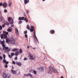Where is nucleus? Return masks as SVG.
<instances>
[{
  "label": "nucleus",
  "instance_id": "f257e3e1",
  "mask_svg": "<svg viewBox=\"0 0 78 78\" xmlns=\"http://www.w3.org/2000/svg\"><path fill=\"white\" fill-rule=\"evenodd\" d=\"M31 29H30V32H33L34 31V39H37V38L36 37V31H35L34 27L33 26H31Z\"/></svg>",
  "mask_w": 78,
  "mask_h": 78
},
{
  "label": "nucleus",
  "instance_id": "f03ea898",
  "mask_svg": "<svg viewBox=\"0 0 78 78\" xmlns=\"http://www.w3.org/2000/svg\"><path fill=\"white\" fill-rule=\"evenodd\" d=\"M6 42L8 43H10L11 44H15V41L13 39H6Z\"/></svg>",
  "mask_w": 78,
  "mask_h": 78
},
{
  "label": "nucleus",
  "instance_id": "7ed1b4c3",
  "mask_svg": "<svg viewBox=\"0 0 78 78\" xmlns=\"http://www.w3.org/2000/svg\"><path fill=\"white\" fill-rule=\"evenodd\" d=\"M29 55L30 56V59L34 60V59H36V58L34 56L31 55V54H29Z\"/></svg>",
  "mask_w": 78,
  "mask_h": 78
},
{
  "label": "nucleus",
  "instance_id": "20e7f679",
  "mask_svg": "<svg viewBox=\"0 0 78 78\" xmlns=\"http://www.w3.org/2000/svg\"><path fill=\"white\" fill-rule=\"evenodd\" d=\"M2 6L5 8H6L7 7V3L6 2L3 3Z\"/></svg>",
  "mask_w": 78,
  "mask_h": 78
},
{
  "label": "nucleus",
  "instance_id": "39448f33",
  "mask_svg": "<svg viewBox=\"0 0 78 78\" xmlns=\"http://www.w3.org/2000/svg\"><path fill=\"white\" fill-rule=\"evenodd\" d=\"M7 50V51H11V49L9 48L8 47H6L5 48V50Z\"/></svg>",
  "mask_w": 78,
  "mask_h": 78
},
{
  "label": "nucleus",
  "instance_id": "423d86ee",
  "mask_svg": "<svg viewBox=\"0 0 78 78\" xmlns=\"http://www.w3.org/2000/svg\"><path fill=\"white\" fill-rule=\"evenodd\" d=\"M51 70H52V72L53 73H56L57 72L56 70L53 68L52 69H51Z\"/></svg>",
  "mask_w": 78,
  "mask_h": 78
},
{
  "label": "nucleus",
  "instance_id": "0eeeda50",
  "mask_svg": "<svg viewBox=\"0 0 78 78\" xmlns=\"http://www.w3.org/2000/svg\"><path fill=\"white\" fill-rule=\"evenodd\" d=\"M11 72L13 74H16L17 73V72L16 71H14L12 69L11 70Z\"/></svg>",
  "mask_w": 78,
  "mask_h": 78
},
{
  "label": "nucleus",
  "instance_id": "6e6552de",
  "mask_svg": "<svg viewBox=\"0 0 78 78\" xmlns=\"http://www.w3.org/2000/svg\"><path fill=\"white\" fill-rule=\"evenodd\" d=\"M19 50V49L16 48H13L11 50V51H18Z\"/></svg>",
  "mask_w": 78,
  "mask_h": 78
},
{
  "label": "nucleus",
  "instance_id": "1a4fd4ad",
  "mask_svg": "<svg viewBox=\"0 0 78 78\" xmlns=\"http://www.w3.org/2000/svg\"><path fill=\"white\" fill-rule=\"evenodd\" d=\"M26 76H30L31 78H33V76L30 73L27 74H26Z\"/></svg>",
  "mask_w": 78,
  "mask_h": 78
},
{
  "label": "nucleus",
  "instance_id": "9d476101",
  "mask_svg": "<svg viewBox=\"0 0 78 78\" xmlns=\"http://www.w3.org/2000/svg\"><path fill=\"white\" fill-rule=\"evenodd\" d=\"M29 0H24V4L26 5L27 3H29Z\"/></svg>",
  "mask_w": 78,
  "mask_h": 78
},
{
  "label": "nucleus",
  "instance_id": "9b49d317",
  "mask_svg": "<svg viewBox=\"0 0 78 78\" xmlns=\"http://www.w3.org/2000/svg\"><path fill=\"white\" fill-rule=\"evenodd\" d=\"M4 24H5V25H9V23L6 21H4Z\"/></svg>",
  "mask_w": 78,
  "mask_h": 78
},
{
  "label": "nucleus",
  "instance_id": "f8f14e48",
  "mask_svg": "<svg viewBox=\"0 0 78 78\" xmlns=\"http://www.w3.org/2000/svg\"><path fill=\"white\" fill-rule=\"evenodd\" d=\"M11 77V76L10 75V74L9 73H8L6 75V78H9Z\"/></svg>",
  "mask_w": 78,
  "mask_h": 78
},
{
  "label": "nucleus",
  "instance_id": "ddd939ff",
  "mask_svg": "<svg viewBox=\"0 0 78 78\" xmlns=\"http://www.w3.org/2000/svg\"><path fill=\"white\" fill-rule=\"evenodd\" d=\"M19 51H17L15 53V55L16 56H17L18 55H19Z\"/></svg>",
  "mask_w": 78,
  "mask_h": 78
},
{
  "label": "nucleus",
  "instance_id": "4468645a",
  "mask_svg": "<svg viewBox=\"0 0 78 78\" xmlns=\"http://www.w3.org/2000/svg\"><path fill=\"white\" fill-rule=\"evenodd\" d=\"M51 34H55V31L54 30H52L50 31Z\"/></svg>",
  "mask_w": 78,
  "mask_h": 78
},
{
  "label": "nucleus",
  "instance_id": "2eb2a0df",
  "mask_svg": "<svg viewBox=\"0 0 78 78\" xmlns=\"http://www.w3.org/2000/svg\"><path fill=\"white\" fill-rule=\"evenodd\" d=\"M24 20L26 21V22H28V20L27 17H25L24 19Z\"/></svg>",
  "mask_w": 78,
  "mask_h": 78
},
{
  "label": "nucleus",
  "instance_id": "dca6fc26",
  "mask_svg": "<svg viewBox=\"0 0 78 78\" xmlns=\"http://www.w3.org/2000/svg\"><path fill=\"white\" fill-rule=\"evenodd\" d=\"M24 19V17H19V20H23Z\"/></svg>",
  "mask_w": 78,
  "mask_h": 78
},
{
  "label": "nucleus",
  "instance_id": "f3484780",
  "mask_svg": "<svg viewBox=\"0 0 78 78\" xmlns=\"http://www.w3.org/2000/svg\"><path fill=\"white\" fill-rule=\"evenodd\" d=\"M3 38L5 39V38H7V35L5 34H3Z\"/></svg>",
  "mask_w": 78,
  "mask_h": 78
},
{
  "label": "nucleus",
  "instance_id": "a211bd4d",
  "mask_svg": "<svg viewBox=\"0 0 78 78\" xmlns=\"http://www.w3.org/2000/svg\"><path fill=\"white\" fill-rule=\"evenodd\" d=\"M40 70L41 71H44V68L43 67H41L40 68Z\"/></svg>",
  "mask_w": 78,
  "mask_h": 78
},
{
  "label": "nucleus",
  "instance_id": "6ab92c4d",
  "mask_svg": "<svg viewBox=\"0 0 78 78\" xmlns=\"http://www.w3.org/2000/svg\"><path fill=\"white\" fill-rule=\"evenodd\" d=\"M52 72V70H51V69H49L48 70V73H51Z\"/></svg>",
  "mask_w": 78,
  "mask_h": 78
},
{
  "label": "nucleus",
  "instance_id": "aec40b11",
  "mask_svg": "<svg viewBox=\"0 0 78 78\" xmlns=\"http://www.w3.org/2000/svg\"><path fill=\"white\" fill-rule=\"evenodd\" d=\"M17 64L18 66H21V65H22V64H21V63H20V62H17Z\"/></svg>",
  "mask_w": 78,
  "mask_h": 78
},
{
  "label": "nucleus",
  "instance_id": "412c9836",
  "mask_svg": "<svg viewBox=\"0 0 78 78\" xmlns=\"http://www.w3.org/2000/svg\"><path fill=\"white\" fill-rule=\"evenodd\" d=\"M3 33H5L6 34V35H8V34H9V33L8 32H6L5 31H3Z\"/></svg>",
  "mask_w": 78,
  "mask_h": 78
},
{
  "label": "nucleus",
  "instance_id": "4be33fe9",
  "mask_svg": "<svg viewBox=\"0 0 78 78\" xmlns=\"http://www.w3.org/2000/svg\"><path fill=\"white\" fill-rule=\"evenodd\" d=\"M27 28L28 30H30V26H29V25H27Z\"/></svg>",
  "mask_w": 78,
  "mask_h": 78
},
{
  "label": "nucleus",
  "instance_id": "5701e85b",
  "mask_svg": "<svg viewBox=\"0 0 78 78\" xmlns=\"http://www.w3.org/2000/svg\"><path fill=\"white\" fill-rule=\"evenodd\" d=\"M10 24H13L14 23V21H13V20L12 19V20L11 22L10 21Z\"/></svg>",
  "mask_w": 78,
  "mask_h": 78
},
{
  "label": "nucleus",
  "instance_id": "b1692460",
  "mask_svg": "<svg viewBox=\"0 0 78 78\" xmlns=\"http://www.w3.org/2000/svg\"><path fill=\"white\" fill-rule=\"evenodd\" d=\"M8 20L9 22H10L11 21V17H9L8 18Z\"/></svg>",
  "mask_w": 78,
  "mask_h": 78
},
{
  "label": "nucleus",
  "instance_id": "393cba45",
  "mask_svg": "<svg viewBox=\"0 0 78 78\" xmlns=\"http://www.w3.org/2000/svg\"><path fill=\"white\" fill-rule=\"evenodd\" d=\"M33 73H34V74L35 75H36V73H37V71L35 70H34L33 72Z\"/></svg>",
  "mask_w": 78,
  "mask_h": 78
},
{
  "label": "nucleus",
  "instance_id": "a878e982",
  "mask_svg": "<svg viewBox=\"0 0 78 78\" xmlns=\"http://www.w3.org/2000/svg\"><path fill=\"white\" fill-rule=\"evenodd\" d=\"M3 75L4 78H5V77H6V74L5 73H4V74H3Z\"/></svg>",
  "mask_w": 78,
  "mask_h": 78
},
{
  "label": "nucleus",
  "instance_id": "bb28decb",
  "mask_svg": "<svg viewBox=\"0 0 78 78\" xmlns=\"http://www.w3.org/2000/svg\"><path fill=\"white\" fill-rule=\"evenodd\" d=\"M7 31H8V32H11V29H8L7 30Z\"/></svg>",
  "mask_w": 78,
  "mask_h": 78
},
{
  "label": "nucleus",
  "instance_id": "cd10ccee",
  "mask_svg": "<svg viewBox=\"0 0 78 78\" xmlns=\"http://www.w3.org/2000/svg\"><path fill=\"white\" fill-rule=\"evenodd\" d=\"M4 42H5V41L3 40V41H2L1 44H5Z\"/></svg>",
  "mask_w": 78,
  "mask_h": 78
},
{
  "label": "nucleus",
  "instance_id": "c85d7f7f",
  "mask_svg": "<svg viewBox=\"0 0 78 78\" xmlns=\"http://www.w3.org/2000/svg\"><path fill=\"white\" fill-rule=\"evenodd\" d=\"M20 53H22V49H20Z\"/></svg>",
  "mask_w": 78,
  "mask_h": 78
},
{
  "label": "nucleus",
  "instance_id": "c756f323",
  "mask_svg": "<svg viewBox=\"0 0 78 78\" xmlns=\"http://www.w3.org/2000/svg\"><path fill=\"white\" fill-rule=\"evenodd\" d=\"M3 62L4 63H5L6 62V60H5V59H4L3 60Z\"/></svg>",
  "mask_w": 78,
  "mask_h": 78
},
{
  "label": "nucleus",
  "instance_id": "7c9ffc66",
  "mask_svg": "<svg viewBox=\"0 0 78 78\" xmlns=\"http://www.w3.org/2000/svg\"><path fill=\"white\" fill-rule=\"evenodd\" d=\"M4 12H5V13H6V12H8V11L7 10L5 9L4 10Z\"/></svg>",
  "mask_w": 78,
  "mask_h": 78
},
{
  "label": "nucleus",
  "instance_id": "2f4dec72",
  "mask_svg": "<svg viewBox=\"0 0 78 78\" xmlns=\"http://www.w3.org/2000/svg\"><path fill=\"white\" fill-rule=\"evenodd\" d=\"M3 57H3L4 59H5V58H6V55H5L3 54Z\"/></svg>",
  "mask_w": 78,
  "mask_h": 78
},
{
  "label": "nucleus",
  "instance_id": "473e14b6",
  "mask_svg": "<svg viewBox=\"0 0 78 78\" xmlns=\"http://www.w3.org/2000/svg\"><path fill=\"white\" fill-rule=\"evenodd\" d=\"M27 60H28V58H24V61H27Z\"/></svg>",
  "mask_w": 78,
  "mask_h": 78
},
{
  "label": "nucleus",
  "instance_id": "72a5a7b5",
  "mask_svg": "<svg viewBox=\"0 0 78 78\" xmlns=\"http://www.w3.org/2000/svg\"><path fill=\"white\" fill-rule=\"evenodd\" d=\"M23 16L24 17H27V16H26V15L25 14V12L23 13Z\"/></svg>",
  "mask_w": 78,
  "mask_h": 78
},
{
  "label": "nucleus",
  "instance_id": "f704fd0d",
  "mask_svg": "<svg viewBox=\"0 0 78 78\" xmlns=\"http://www.w3.org/2000/svg\"><path fill=\"white\" fill-rule=\"evenodd\" d=\"M24 34H26L27 33V30H26L24 31Z\"/></svg>",
  "mask_w": 78,
  "mask_h": 78
},
{
  "label": "nucleus",
  "instance_id": "c9c22d12",
  "mask_svg": "<svg viewBox=\"0 0 78 78\" xmlns=\"http://www.w3.org/2000/svg\"><path fill=\"white\" fill-rule=\"evenodd\" d=\"M16 33L17 35H19V31L17 32H16Z\"/></svg>",
  "mask_w": 78,
  "mask_h": 78
},
{
  "label": "nucleus",
  "instance_id": "e433bc0d",
  "mask_svg": "<svg viewBox=\"0 0 78 78\" xmlns=\"http://www.w3.org/2000/svg\"><path fill=\"white\" fill-rule=\"evenodd\" d=\"M22 23V22L21 21H20L19 22V24H21Z\"/></svg>",
  "mask_w": 78,
  "mask_h": 78
},
{
  "label": "nucleus",
  "instance_id": "4c0bfd02",
  "mask_svg": "<svg viewBox=\"0 0 78 78\" xmlns=\"http://www.w3.org/2000/svg\"><path fill=\"white\" fill-rule=\"evenodd\" d=\"M2 47H3V48H5V44H3L2 45Z\"/></svg>",
  "mask_w": 78,
  "mask_h": 78
},
{
  "label": "nucleus",
  "instance_id": "58836bf2",
  "mask_svg": "<svg viewBox=\"0 0 78 78\" xmlns=\"http://www.w3.org/2000/svg\"><path fill=\"white\" fill-rule=\"evenodd\" d=\"M2 30V26L0 25V30Z\"/></svg>",
  "mask_w": 78,
  "mask_h": 78
},
{
  "label": "nucleus",
  "instance_id": "ea45409f",
  "mask_svg": "<svg viewBox=\"0 0 78 78\" xmlns=\"http://www.w3.org/2000/svg\"><path fill=\"white\" fill-rule=\"evenodd\" d=\"M49 68L50 69H53V68L51 66H50L49 67Z\"/></svg>",
  "mask_w": 78,
  "mask_h": 78
},
{
  "label": "nucleus",
  "instance_id": "a19ab883",
  "mask_svg": "<svg viewBox=\"0 0 78 78\" xmlns=\"http://www.w3.org/2000/svg\"><path fill=\"white\" fill-rule=\"evenodd\" d=\"M1 39H2L3 38V34L1 36Z\"/></svg>",
  "mask_w": 78,
  "mask_h": 78
},
{
  "label": "nucleus",
  "instance_id": "79ce46f5",
  "mask_svg": "<svg viewBox=\"0 0 78 78\" xmlns=\"http://www.w3.org/2000/svg\"><path fill=\"white\" fill-rule=\"evenodd\" d=\"M14 55H15L14 53H11V55H12V56H14Z\"/></svg>",
  "mask_w": 78,
  "mask_h": 78
},
{
  "label": "nucleus",
  "instance_id": "37998d69",
  "mask_svg": "<svg viewBox=\"0 0 78 78\" xmlns=\"http://www.w3.org/2000/svg\"><path fill=\"white\" fill-rule=\"evenodd\" d=\"M25 37H26V38H27V37H28V35H27V34H25Z\"/></svg>",
  "mask_w": 78,
  "mask_h": 78
},
{
  "label": "nucleus",
  "instance_id": "c03bdc74",
  "mask_svg": "<svg viewBox=\"0 0 78 78\" xmlns=\"http://www.w3.org/2000/svg\"><path fill=\"white\" fill-rule=\"evenodd\" d=\"M2 60L3 59V57L2 56H0V60Z\"/></svg>",
  "mask_w": 78,
  "mask_h": 78
},
{
  "label": "nucleus",
  "instance_id": "a18cd8bd",
  "mask_svg": "<svg viewBox=\"0 0 78 78\" xmlns=\"http://www.w3.org/2000/svg\"><path fill=\"white\" fill-rule=\"evenodd\" d=\"M8 56L9 58H12V56H11L9 55Z\"/></svg>",
  "mask_w": 78,
  "mask_h": 78
},
{
  "label": "nucleus",
  "instance_id": "49530a36",
  "mask_svg": "<svg viewBox=\"0 0 78 78\" xmlns=\"http://www.w3.org/2000/svg\"><path fill=\"white\" fill-rule=\"evenodd\" d=\"M15 31H16V32L19 31L18 30V29H17V28H16L15 29Z\"/></svg>",
  "mask_w": 78,
  "mask_h": 78
},
{
  "label": "nucleus",
  "instance_id": "de8ad7c7",
  "mask_svg": "<svg viewBox=\"0 0 78 78\" xmlns=\"http://www.w3.org/2000/svg\"><path fill=\"white\" fill-rule=\"evenodd\" d=\"M5 68H7L8 67V66L7 65H5Z\"/></svg>",
  "mask_w": 78,
  "mask_h": 78
},
{
  "label": "nucleus",
  "instance_id": "09e8293b",
  "mask_svg": "<svg viewBox=\"0 0 78 78\" xmlns=\"http://www.w3.org/2000/svg\"><path fill=\"white\" fill-rule=\"evenodd\" d=\"M11 5H12V2H11L10 4H9V6H10Z\"/></svg>",
  "mask_w": 78,
  "mask_h": 78
},
{
  "label": "nucleus",
  "instance_id": "8fccbe9b",
  "mask_svg": "<svg viewBox=\"0 0 78 78\" xmlns=\"http://www.w3.org/2000/svg\"><path fill=\"white\" fill-rule=\"evenodd\" d=\"M8 63H9V62L8 61H6V62H5L6 64H8Z\"/></svg>",
  "mask_w": 78,
  "mask_h": 78
},
{
  "label": "nucleus",
  "instance_id": "3c124183",
  "mask_svg": "<svg viewBox=\"0 0 78 78\" xmlns=\"http://www.w3.org/2000/svg\"><path fill=\"white\" fill-rule=\"evenodd\" d=\"M17 57H16L15 58V60H17Z\"/></svg>",
  "mask_w": 78,
  "mask_h": 78
},
{
  "label": "nucleus",
  "instance_id": "603ef678",
  "mask_svg": "<svg viewBox=\"0 0 78 78\" xmlns=\"http://www.w3.org/2000/svg\"><path fill=\"white\" fill-rule=\"evenodd\" d=\"M12 64H16V62H15L13 61L12 62Z\"/></svg>",
  "mask_w": 78,
  "mask_h": 78
},
{
  "label": "nucleus",
  "instance_id": "864d4df0",
  "mask_svg": "<svg viewBox=\"0 0 78 78\" xmlns=\"http://www.w3.org/2000/svg\"><path fill=\"white\" fill-rule=\"evenodd\" d=\"M5 24H3L2 25V27L3 28H4L5 27Z\"/></svg>",
  "mask_w": 78,
  "mask_h": 78
},
{
  "label": "nucleus",
  "instance_id": "5fc2aeb1",
  "mask_svg": "<svg viewBox=\"0 0 78 78\" xmlns=\"http://www.w3.org/2000/svg\"><path fill=\"white\" fill-rule=\"evenodd\" d=\"M3 5V4H2V3L0 2V6H2V5Z\"/></svg>",
  "mask_w": 78,
  "mask_h": 78
},
{
  "label": "nucleus",
  "instance_id": "6e6d98bb",
  "mask_svg": "<svg viewBox=\"0 0 78 78\" xmlns=\"http://www.w3.org/2000/svg\"><path fill=\"white\" fill-rule=\"evenodd\" d=\"M29 12V11H28V10L27 11V14H28Z\"/></svg>",
  "mask_w": 78,
  "mask_h": 78
},
{
  "label": "nucleus",
  "instance_id": "4d7b16f0",
  "mask_svg": "<svg viewBox=\"0 0 78 78\" xmlns=\"http://www.w3.org/2000/svg\"><path fill=\"white\" fill-rule=\"evenodd\" d=\"M38 40L37 39H36V40H34V42H35V41H37Z\"/></svg>",
  "mask_w": 78,
  "mask_h": 78
},
{
  "label": "nucleus",
  "instance_id": "13d9d810",
  "mask_svg": "<svg viewBox=\"0 0 78 78\" xmlns=\"http://www.w3.org/2000/svg\"><path fill=\"white\" fill-rule=\"evenodd\" d=\"M11 27H14V25H11Z\"/></svg>",
  "mask_w": 78,
  "mask_h": 78
},
{
  "label": "nucleus",
  "instance_id": "bf43d9fd",
  "mask_svg": "<svg viewBox=\"0 0 78 78\" xmlns=\"http://www.w3.org/2000/svg\"><path fill=\"white\" fill-rule=\"evenodd\" d=\"M10 39H14V38L12 37L10 38Z\"/></svg>",
  "mask_w": 78,
  "mask_h": 78
},
{
  "label": "nucleus",
  "instance_id": "052dcab7",
  "mask_svg": "<svg viewBox=\"0 0 78 78\" xmlns=\"http://www.w3.org/2000/svg\"><path fill=\"white\" fill-rule=\"evenodd\" d=\"M30 47L28 46L27 48H29Z\"/></svg>",
  "mask_w": 78,
  "mask_h": 78
},
{
  "label": "nucleus",
  "instance_id": "680f3d73",
  "mask_svg": "<svg viewBox=\"0 0 78 78\" xmlns=\"http://www.w3.org/2000/svg\"><path fill=\"white\" fill-rule=\"evenodd\" d=\"M3 50H5V48H3Z\"/></svg>",
  "mask_w": 78,
  "mask_h": 78
},
{
  "label": "nucleus",
  "instance_id": "e2e57ef3",
  "mask_svg": "<svg viewBox=\"0 0 78 78\" xmlns=\"http://www.w3.org/2000/svg\"><path fill=\"white\" fill-rule=\"evenodd\" d=\"M33 48V49H35V48L36 49V48Z\"/></svg>",
  "mask_w": 78,
  "mask_h": 78
},
{
  "label": "nucleus",
  "instance_id": "0e129e2a",
  "mask_svg": "<svg viewBox=\"0 0 78 78\" xmlns=\"http://www.w3.org/2000/svg\"><path fill=\"white\" fill-rule=\"evenodd\" d=\"M61 78H64V77H63V76H62L61 77Z\"/></svg>",
  "mask_w": 78,
  "mask_h": 78
},
{
  "label": "nucleus",
  "instance_id": "69168bd1",
  "mask_svg": "<svg viewBox=\"0 0 78 78\" xmlns=\"http://www.w3.org/2000/svg\"><path fill=\"white\" fill-rule=\"evenodd\" d=\"M12 69H14V67L13 66H12Z\"/></svg>",
  "mask_w": 78,
  "mask_h": 78
},
{
  "label": "nucleus",
  "instance_id": "338daca9",
  "mask_svg": "<svg viewBox=\"0 0 78 78\" xmlns=\"http://www.w3.org/2000/svg\"><path fill=\"white\" fill-rule=\"evenodd\" d=\"M42 1H43V2H44V1H45V0H42Z\"/></svg>",
  "mask_w": 78,
  "mask_h": 78
},
{
  "label": "nucleus",
  "instance_id": "774afa93",
  "mask_svg": "<svg viewBox=\"0 0 78 78\" xmlns=\"http://www.w3.org/2000/svg\"><path fill=\"white\" fill-rule=\"evenodd\" d=\"M30 72H31V70L30 71Z\"/></svg>",
  "mask_w": 78,
  "mask_h": 78
}]
</instances>
